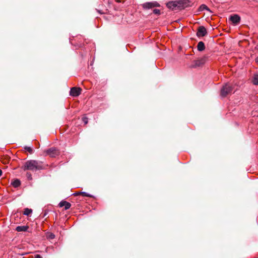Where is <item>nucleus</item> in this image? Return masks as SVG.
<instances>
[{
  "instance_id": "nucleus-26",
  "label": "nucleus",
  "mask_w": 258,
  "mask_h": 258,
  "mask_svg": "<svg viewBox=\"0 0 258 258\" xmlns=\"http://www.w3.org/2000/svg\"><path fill=\"white\" fill-rule=\"evenodd\" d=\"M122 0H116V1L118 3H120L121 2H122Z\"/></svg>"
},
{
  "instance_id": "nucleus-27",
  "label": "nucleus",
  "mask_w": 258,
  "mask_h": 258,
  "mask_svg": "<svg viewBox=\"0 0 258 258\" xmlns=\"http://www.w3.org/2000/svg\"><path fill=\"white\" fill-rule=\"evenodd\" d=\"M2 171L1 169H0V176L2 175Z\"/></svg>"
},
{
  "instance_id": "nucleus-21",
  "label": "nucleus",
  "mask_w": 258,
  "mask_h": 258,
  "mask_svg": "<svg viewBox=\"0 0 258 258\" xmlns=\"http://www.w3.org/2000/svg\"><path fill=\"white\" fill-rule=\"evenodd\" d=\"M24 149L27 151L28 152H29V153L30 154H32L33 153V150L31 148V147H28V146H25L24 147Z\"/></svg>"
},
{
  "instance_id": "nucleus-18",
  "label": "nucleus",
  "mask_w": 258,
  "mask_h": 258,
  "mask_svg": "<svg viewBox=\"0 0 258 258\" xmlns=\"http://www.w3.org/2000/svg\"><path fill=\"white\" fill-rule=\"evenodd\" d=\"M32 212V210L29 208H25L23 214L25 215L29 216Z\"/></svg>"
},
{
  "instance_id": "nucleus-1",
  "label": "nucleus",
  "mask_w": 258,
  "mask_h": 258,
  "mask_svg": "<svg viewBox=\"0 0 258 258\" xmlns=\"http://www.w3.org/2000/svg\"><path fill=\"white\" fill-rule=\"evenodd\" d=\"M24 170H30L32 171L42 169V166L36 160H29L25 162L23 167Z\"/></svg>"
},
{
  "instance_id": "nucleus-2",
  "label": "nucleus",
  "mask_w": 258,
  "mask_h": 258,
  "mask_svg": "<svg viewBox=\"0 0 258 258\" xmlns=\"http://www.w3.org/2000/svg\"><path fill=\"white\" fill-rule=\"evenodd\" d=\"M233 89V86L230 83H225L221 89L220 95L222 97H226L231 94Z\"/></svg>"
},
{
  "instance_id": "nucleus-3",
  "label": "nucleus",
  "mask_w": 258,
  "mask_h": 258,
  "mask_svg": "<svg viewBox=\"0 0 258 258\" xmlns=\"http://www.w3.org/2000/svg\"><path fill=\"white\" fill-rule=\"evenodd\" d=\"M177 9L182 10L190 6V2L188 0L176 1Z\"/></svg>"
},
{
  "instance_id": "nucleus-28",
  "label": "nucleus",
  "mask_w": 258,
  "mask_h": 258,
  "mask_svg": "<svg viewBox=\"0 0 258 258\" xmlns=\"http://www.w3.org/2000/svg\"><path fill=\"white\" fill-rule=\"evenodd\" d=\"M98 11L99 13H100L101 14L104 13V12H101V11H100V10H98Z\"/></svg>"
},
{
  "instance_id": "nucleus-22",
  "label": "nucleus",
  "mask_w": 258,
  "mask_h": 258,
  "mask_svg": "<svg viewBox=\"0 0 258 258\" xmlns=\"http://www.w3.org/2000/svg\"><path fill=\"white\" fill-rule=\"evenodd\" d=\"M82 120L84 122L85 124H87L88 122V118L85 116L82 117Z\"/></svg>"
},
{
  "instance_id": "nucleus-15",
  "label": "nucleus",
  "mask_w": 258,
  "mask_h": 258,
  "mask_svg": "<svg viewBox=\"0 0 258 258\" xmlns=\"http://www.w3.org/2000/svg\"><path fill=\"white\" fill-rule=\"evenodd\" d=\"M204 10H206L210 12V13H212V11L206 5L203 4L199 7V11H202Z\"/></svg>"
},
{
  "instance_id": "nucleus-4",
  "label": "nucleus",
  "mask_w": 258,
  "mask_h": 258,
  "mask_svg": "<svg viewBox=\"0 0 258 258\" xmlns=\"http://www.w3.org/2000/svg\"><path fill=\"white\" fill-rule=\"evenodd\" d=\"M47 155L51 157H55L59 154V151L56 148H50L49 149L45 151Z\"/></svg>"
},
{
  "instance_id": "nucleus-14",
  "label": "nucleus",
  "mask_w": 258,
  "mask_h": 258,
  "mask_svg": "<svg viewBox=\"0 0 258 258\" xmlns=\"http://www.w3.org/2000/svg\"><path fill=\"white\" fill-rule=\"evenodd\" d=\"M11 184L14 187H18L20 185L21 181L19 179H16L13 181H12Z\"/></svg>"
},
{
  "instance_id": "nucleus-25",
  "label": "nucleus",
  "mask_w": 258,
  "mask_h": 258,
  "mask_svg": "<svg viewBox=\"0 0 258 258\" xmlns=\"http://www.w3.org/2000/svg\"><path fill=\"white\" fill-rule=\"evenodd\" d=\"M27 175H28V178H31V175L30 174H28V173H27Z\"/></svg>"
},
{
  "instance_id": "nucleus-9",
  "label": "nucleus",
  "mask_w": 258,
  "mask_h": 258,
  "mask_svg": "<svg viewBox=\"0 0 258 258\" xmlns=\"http://www.w3.org/2000/svg\"><path fill=\"white\" fill-rule=\"evenodd\" d=\"M144 9H151L154 7H159L160 5L157 2H148L143 5Z\"/></svg>"
},
{
  "instance_id": "nucleus-10",
  "label": "nucleus",
  "mask_w": 258,
  "mask_h": 258,
  "mask_svg": "<svg viewBox=\"0 0 258 258\" xmlns=\"http://www.w3.org/2000/svg\"><path fill=\"white\" fill-rule=\"evenodd\" d=\"M58 205H59V207H62L64 206L65 210L69 209V208H70V207L71 206V204L70 203H69L66 201H61L59 203Z\"/></svg>"
},
{
  "instance_id": "nucleus-11",
  "label": "nucleus",
  "mask_w": 258,
  "mask_h": 258,
  "mask_svg": "<svg viewBox=\"0 0 258 258\" xmlns=\"http://www.w3.org/2000/svg\"><path fill=\"white\" fill-rule=\"evenodd\" d=\"M177 3L176 1L170 2L166 4V6L170 9L176 10L177 8Z\"/></svg>"
},
{
  "instance_id": "nucleus-23",
  "label": "nucleus",
  "mask_w": 258,
  "mask_h": 258,
  "mask_svg": "<svg viewBox=\"0 0 258 258\" xmlns=\"http://www.w3.org/2000/svg\"><path fill=\"white\" fill-rule=\"evenodd\" d=\"M153 13L157 15H160V11L158 9H154L153 10Z\"/></svg>"
},
{
  "instance_id": "nucleus-16",
  "label": "nucleus",
  "mask_w": 258,
  "mask_h": 258,
  "mask_svg": "<svg viewBox=\"0 0 258 258\" xmlns=\"http://www.w3.org/2000/svg\"><path fill=\"white\" fill-rule=\"evenodd\" d=\"M252 81L254 85H258V75H254Z\"/></svg>"
},
{
  "instance_id": "nucleus-24",
  "label": "nucleus",
  "mask_w": 258,
  "mask_h": 258,
  "mask_svg": "<svg viewBox=\"0 0 258 258\" xmlns=\"http://www.w3.org/2000/svg\"><path fill=\"white\" fill-rule=\"evenodd\" d=\"M34 258H42V257L39 254H36L35 255Z\"/></svg>"
},
{
  "instance_id": "nucleus-20",
  "label": "nucleus",
  "mask_w": 258,
  "mask_h": 258,
  "mask_svg": "<svg viewBox=\"0 0 258 258\" xmlns=\"http://www.w3.org/2000/svg\"><path fill=\"white\" fill-rule=\"evenodd\" d=\"M10 158L9 157H6L2 159V162L4 164H7L9 163Z\"/></svg>"
},
{
  "instance_id": "nucleus-7",
  "label": "nucleus",
  "mask_w": 258,
  "mask_h": 258,
  "mask_svg": "<svg viewBox=\"0 0 258 258\" xmlns=\"http://www.w3.org/2000/svg\"><path fill=\"white\" fill-rule=\"evenodd\" d=\"M81 91L80 88L73 87L70 90V94L73 97H77L81 94Z\"/></svg>"
},
{
  "instance_id": "nucleus-6",
  "label": "nucleus",
  "mask_w": 258,
  "mask_h": 258,
  "mask_svg": "<svg viewBox=\"0 0 258 258\" xmlns=\"http://www.w3.org/2000/svg\"><path fill=\"white\" fill-rule=\"evenodd\" d=\"M207 34V31L206 28L203 26H201L198 27L197 32V36L198 37H204Z\"/></svg>"
},
{
  "instance_id": "nucleus-5",
  "label": "nucleus",
  "mask_w": 258,
  "mask_h": 258,
  "mask_svg": "<svg viewBox=\"0 0 258 258\" xmlns=\"http://www.w3.org/2000/svg\"><path fill=\"white\" fill-rule=\"evenodd\" d=\"M206 61V57H204L199 59L195 60L194 61V64H192L190 67L192 68L201 67L203 66Z\"/></svg>"
},
{
  "instance_id": "nucleus-19",
  "label": "nucleus",
  "mask_w": 258,
  "mask_h": 258,
  "mask_svg": "<svg viewBox=\"0 0 258 258\" xmlns=\"http://www.w3.org/2000/svg\"><path fill=\"white\" fill-rule=\"evenodd\" d=\"M46 236L48 239H53L55 237V235L52 233H48L46 234Z\"/></svg>"
},
{
  "instance_id": "nucleus-8",
  "label": "nucleus",
  "mask_w": 258,
  "mask_h": 258,
  "mask_svg": "<svg viewBox=\"0 0 258 258\" xmlns=\"http://www.w3.org/2000/svg\"><path fill=\"white\" fill-rule=\"evenodd\" d=\"M229 20L231 21L235 25H236L239 23L240 21V17L237 14L231 15L229 18Z\"/></svg>"
},
{
  "instance_id": "nucleus-17",
  "label": "nucleus",
  "mask_w": 258,
  "mask_h": 258,
  "mask_svg": "<svg viewBox=\"0 0 258 258\" xmlns=\"http://www.w3.org/2000/svg\"><path fill=\"white\" fill-rule=\"evenodd\" d=\"M81 195L84 197H93V196L91 195H89L85 192H77L75 194L76 196Z\"/></svg>"
},
{
  "instance_id": "nucleus-13",
  "label": "nucleus",
  "mask_w": 258,
  "mask_h": 258,
  "mask_svg": "<svg viewBox=\"0 0 258 258\" xmlns=\"http://www.w3.org/2000/svg\"><path fill=\"white\" fill-rule=\"evenodd\" d=\"M28 228L29 227L27 226H19L16 227V230L18 232L26 231Z\"/></svg>"
},
{
  "instance_id": "nucleus-12",
  "label": "nucleus",
  "mask_w": 258,
  "mask_h": 258,
  "mask_svg": "<svg viewBox=\"0 0 258 258\" xmlns=\"http://www.w3.org/2000/svg\"><path fill=\"white\" fill-rule=\"evenodd\" d=\"M197 48L199 51H202L204 50L205 49L204 43L203 41H200L198 44Z\"/></svg>"
}]
</instances>
